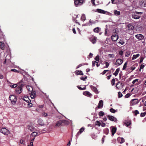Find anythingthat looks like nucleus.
<instances>
[{
  "mask_svg": "<svg viewBox=\"0 0 146 146\" xmlns=\"http://www.w3.org/2000/svg\"><path fill=\"white\" fill-rule=\"evenodd\" d=\"M144 67H145V65H144L143 64H142L140 66L139 71H141V69H143Z\"/></svg>",
  "mask_w": 146,
  "mask_h": 146,
  "instance_id": "864d4df0",
  "label": "nucleus"
},
{
  "mask_svg": "<svg viewBox=\"0 0 146 146\" xmlns=\"http://www.w3.org/2000/svg\"><path fill=\"white\" fill-rule=\"evenodd\" d=\"M9 99L12 102L15 103L17 100L15 96L13 95H10L9 97Z\"/></svg>",
  "mask_w": 146,
  "mask_h": 146,
  "instance_id": "0eeeda50",
  "label": "nucleus"
},
{
  "mask_svg": "<svg viewBox=\"0 0 146 146\" xmlns=\"http://www.w3.org/2000/svg\"><path fill=\"white\" fill-rule=\"evenodd\" d=\"M110 111L111 112L114 113L116 112L117 111L116 110H115L113 108H111L110 109Z\"/></svg>",
  "mask_w": 146,
  "mask_h": 146,
  "instance_id": "4c0bfd02",
  "label": "nucleus"
},
{
  "mask_svg": "<svg viewBox=\"0 0 146 146\" xmlns=\"http://www.w3.org/2000/svg\"><path fill=\"white\" fill-rule=\"evenodd\" d=\"M123 84L122 83L118 82L116 84V87L118 90H120L123 88Z\"/></svg>",
  "mask_w": 146,
  "mask_h": 146,
  "instance_id": "423d86ee",
  "label": "nucleus"
},
{
  "mask_svg": "<svg viewBox=\"0 0 146 146\" xmlns=\"http://www.w3.org/2000/svg\"><path fill=\"white\" fill-rule=\"evenodd\" d=\"M95 60L97 61H99V55H97L96 56L95 58Z\"/></svg>",
  "mask_w": 146,
  "mask_h": 146,
  "instance_id": "a19ab883",
  "label": "nucleus"
},
{
  "mask_svg": "<svg viewBox=\"0 0 146 146\" xmlns=\"http://www.w3.org/2000/svg\"><path fill=\"white\" fill-rule=\"evenodd\" d=\"M99 115L101 116H103L104 114L105 113L104 112H103L102 111H100L99 113Z\"/></svg>",
  "mask_w": 146,
  "mask_h": 146,
  "instance_id": "72a5a7b5",
  "label": "nucleus"
},
{
  "mask_svg": "<svg viewBox=\"0 0 146 146\" xmlns=\"http://www.w3.org/2000/svg\"><path fill=\"white\" fill-rule=\"evenodd\" d=\"M114 13L115 15H120V12L119 11H117V10L114 11Z\"/></svg>",
  "mask_w": 146,
  "mask_h": 146,
  "instance_id": "7c9ffc66",
  "label": "nucleus"
},
{
  "mask_svg": "<svg viewBox=\"0 0 146 146\" xmlns=\"http://www.w3.org/2000/svg\"><path fill=\"white\" fill-rule=\"evenodd\" d=\"M0 132L6 135H8L9 133V130L5 128H3L1 129Z\"/></svg>",
  "mask_w": 146,
  "mask_h": 146,
  "instance_id": "39448f33",
  "label": "nucleus"
},
{
  "mask_svg": "<svg viewBox=\"0 0 146 146\" xmlns=\"http://www.w3.org/2000/svg\"><path fill=\"white\" fill-rule=\"evenodd\" d=\"M131 96V94L130 93H128L126 94L125 96V97L126 98H128Z\"/></svg>",
  "mask_w": 146,
  "mask_h": 146,
  "instance_id": "680f3d73",
  "label": "nucleus"
},
{
  "mask_svg": "<svg viewBox=\"0 0 146 146\" xmlns=\"http://www.w3.org/2000/svg\"><path fill=\"white\" fill-rule=\"evenodd\" d=\"M105 64L106 65V67H104V68H108L109 66V63L107 62H106Z\"/></svg>",
  "mask_w": 146,
  "mask_h": 146,
  "instance_id": "e2e57ef3",
  "label": "nucleus"
},
{
  "mask_svg": "<svg viewBox=\"0 0 146 146\" xmlns=\"http://www.w3.org/2000/svg\"><path fill=\"white\" fill-rule=\"evenodd\" d=\"M135 37L136 38L139 40H141L143 39L144 38L143 36L141 34L136 35H135Z\"/></svg>",
  "mask_w": 146,
  "mask_h": 146,
  "instance_id": "2eb2a0df",
  "label": "nucleus"
},
{
  "mask_svg": "<svg viewBox=\"0 0 146 146\" xmlns=\"http://www.w3.org/2000/svg\"><path fill=\"white\" fill-rule=\"evenodd\" d=\"M37 135V133L35 132H33L31 133V139L29 145L27 146H33V142L34 139H35V137Z\"/></svg>",
  "mask_w": 146,
  "mask_h": 146,
  "instance_id": "f257e3e1",
  "label": "nucleus"
},
{
  "mask_svg": "<svg viewBox=\"0 0 146 146\" xmlns=\"http://www.w3.org/2000/svg\"><path fill=\"white\" fill-rule=\"evenodd\" d=\"M139 113V111L137 110H136L135 111H134V115L135 116H136Z\"/></svg>",
  "mask_w": 146,
  "mask_h": 146,
  "instance_id": "49530a36",
  "label": "nucleus"
},
{
  "mask_svg": "<svg viewBox=\"0 0 146 146\" xmlns=\"http://www.w3.org/2000/svg\"><path fill=\"white\" fill-rule=\"evenodd\" d=\"M112 40L113 41H115L117 40L118 38V35L116 34L112 35L111 37Z\"/></svg>",
  "mask_w": 146,
  "mask_h": 146,
  "instance_id": "9b49d317",
  "label": "nucleus"
},
{
  "mask_svg": "<svg viewBox=\"0 0 146 146\" xmlns=\"http://www.w3.org/2000/svg\"><path fill=\"white\" fill-rule=\"evenodd\" d=\"M132 105H133L138 103L139 102V100L137 99H134L131 100Z\"/></svg>",
  "mask_w": 146,
  "mask_h": 146,
  "instance_id": "f3484780",
  "label": "nucleus"
},
{
  "mask_svg": "<svg viewBox=\"0 0 146 146\" xmlns=\"http://www.w3.org/2000/svg\"><path fill=\"white\" fill-rule=\"evenodd\" d=\"M103 106V102L102 100H100L98 103V106L96 108V110L98 108V109L102 108Z\"/></svg>",
  "mask_w": 146,
  "mask_h": 146,
  "instance_id": "1a4fd4ad",
  "label": "nucleus"
},
{
  "mask_svg": "<svg viewBox=\"0 0 146 146\" xmlns=\"http://www.w3.org/2000/svg\"><path fill=\"white\" fill-rule=\"evenodd\" d=\"M140 56L139 54H137L136 55L134 54L133 55V56L132 58V60H134L136 59L137 58L139 57Z\"/></svg>",
  "mask_w": 146,
  "mask_h": 146,
  "instance_id": "c756f323",
  "label": "nucleus"
},
{
  "mask_svg": "<svg viewBox=\"0 0 146 146\" xmlns=\"http://www.w3.org/2000/svg\"><path fill=\"white\" fill-rule=\"evenodd\" d=\"M83 94L86 96L91 97L92 96V94L89 92L88 91H85L83 92Z\"/></svg>",
  "mask_w": 146,
  "mask_h": 146,
  "instance_id": "6ab92c4d",
  "label": "nucleus"
},
{
  "mask_svg": "<svg viewBox=\"0 0 146 146\" xmlns=\"http://www.w3.org/2000/svg\"><path fill=\"white\" fill-rule=\"evenodd\" d=\"M91 2L92 3L93 5L95 6V0H91Z\"/></svg>",
  "mask_w": 146,
  "mask_h": 146,
  "instance_id": "052dcab7",
  "label": "nucleus"
},
{
  "mask_svg": "<svg viewBox=\"0 0 146 146\" xmlns=\"http://www.w3.org/2000/svg\"><path fill=\"white\" fill-rule=\"evenodd\" d=\"M118 43L122 45L124 43V42L123 40H120Z\"/></svg>",
  "mask_w": 146,
  "mask_h": 146,
  "instance_id": "3c124183",
  "label": "nucleus"
},
{
  "mask_svg": "<svg viewBox=\"0 0 146 146\" xmlns=\"http://www.w3.org/2000/svg\"><path fill=\"white\" fill-rule=\"evenodd\" d=\"M121 141H120V143H123L124 142V139L123 138H120Z\"/></svg>",
  "mask_w": 146,
  "mask_h": 146,
  "instance_id": "5fc2aeb1",
  "label": "nucleus"
},
{
  "mask_svg": "<svg viewBox=\"0 0 146 146\" xmlns=\"http://www.w3.org/2000/svg\"><path fill=\"white\" fill-rule=\"evenodd\" d=\"M108 56L110 58H113L114 55L113 54H109L108 55Z\"/></svg>",
  "mask_w": 146,
  "mask_h": 146,
  "instance_id": "6e6d98bb",
  "label": "nucleus"
},
{
  "mask_svg": "<svg viewBox=\"0 0 146 146\" xmlns=\"http://www.w3.org/2000/svg\"><path fill=\"white\" fill-rule=\"evenodd\" d=\"M143 13L141 12H138L135 11L134 14H133L132 17L133 18L137 19H138L140 18V16L137 15V14L141 15Z\"/></svg>",
  "mask_w": 146,
  "mask_h": 146,
  "instance_id": "20e7f679",
  "label": "nucleus"
},
{
  "mask_svg": "<svg viewBox=\"0 0 146 146\" xmlns=\"http://www.w3.org/2000/svg\"><path fill=\"white\" fill-rule=\"evenodd\" d=\"M107 117L108 119L111 121L115 122L117 121V119L113 116L108 115Z\"/></svg>",
  "mask_w": 146,
  "mask_h": 146,
  "instance_id": "9d476101",
  "label": "nucleus"
},
{
  "mask_svg": "<svg viewBox=\"0 0 146 146\" xmlns=\"http://www.w3.org/2000/svg\"><path fill=\"white\" fill-rule=\"evenodd\" d=\"M123 96V95L122 93L120 92H118V97L119 98H120Z\"/></svg>",
  "mask_w": 146,
  "mask_h": 146,
  "instance_id": "79ce46f5",
  "label": "nucleus"
},
{
  "mask_svg": "<svg viewBox=\"0 0 146 146\" xmlns=\"http://www.w3.org/2000/svg\"><path fill=\"white\" fill-rule=\"evenodd\" d=\"M97 21H94L90 19L89 22L86 23V25L88 26H91L92 25L95 24L96 23Z\"/></svg>",
  "mask_w": 146,
  "mask_h": 146,
  "instance_id": "f8f14e48",
  "label": "nucleus"
},
{
  "mask_svg": "<svg viewBox=\"0 0 146 146\" xmlns=\"http://www.w3.org/2000/svg\"><path fill=\"white\" fill-rule=\"evenodd\" d=\"M100 31V28L98 27H97L93 29V31L96 33H98Z\"/></svg>",
  "mask_w": 146,
  "mask_h": 146,
  "instance_id": "c85d7f7f",
  "label": "nucleus"
},
{
  "mask_svg": "<svg viewBox=\"0 0 146 146\" xmlns=\"http://www.w3.org/2000/svg\"><path fill=\"white\" fill-rule=\"evenodd\" d=\"M124 123L127 127H129L131 124V121L129 120H125Z\"/></svg>",
  "mask_w": 146,
  "mask_h": 146,
  "instance_id": "dca6fc26",
  "label": "nucleus"
},
{
  "mask_svg": "<svg viewBox=\"0 0 146 146\" xmlns=\"http://www.w3.org/2000/svg\"><path fill=\"white\" fill-rule=\"evenodd\" d=\"M106 136L105 135H104L102 138V143H103L104 142V138Z\"/></svg>",
  "mask_w": 146,
  "mask_h": 146,
  "instance_id": "0e129e2a",
  "label": "nucleus"
},
{
  "mask_svg": "<svg viewBox=\"0 0 146 146\" xmlns=\"http://www.w3.org/2000/svg\"><path fill=\"white\" fill-rule=\"evenodd\" d=\"M123 60L121 59H118L116 60V62L115 63V65L117 66L121 65L123 62Z\"/></svg>",
  "mask_w": 146,
  "mask_h": 146,
  "instance_id": "6e6552de",
  "label": "nucleus"
},
{
  "mask_svg": "<svg viewBox=\"0 0 146 146\" xmlns=\"http://www.w3.org/2000/svg\"><path fill=\"white\" fill-rule=\"evenodd\" d=\"M24 84H19V86H18L20 88H22L23 89V87L24 86Z\"/></svg>",
  "mask_w": 146,
  "mask_h": 146,
  "instance_id": "69168bd1",
  "label": "nucleus"
},
{
  "mask_svg": "<svg viewBox=\"0 0 146 146\" xmlns=\"http://www.w3.org/2000/svg\"><path fill=\"white\" fill-rule=\"evenodd\" d=\"M127 28L128 30H132L134 29V26L131 25L129 24L127 25Z\"/></svg>",
  "mask_w": 146,
  "mask_h": 146,
  "instance_id": "5701e85b",
  "label": "nucleus"
},
{
  "mask_svg": "<svg viewBox=\"0 0 146 146\" xmlns=\"http://www.w3.org/2000/svg\"><path fill=\"white\" fill-rule=\"evenodd\" d=\"M75 73L76 75H83V74L82 73V71L81 70H76L75 72Z\"/></svg>",
  "mask_w": 146,
  "mask_h": 146,
  "instance_id": "4be33fe9",
  "label": "nucleus"
},
{
  "mask_svg": "<svg viewBox=\"0 0 146 146\" xmlns=\"http://www.w3.org/2000/svg\"><path fill=\"white\" fill-rule=\"evenodd\" d=\"M42 115L44 117H46L48 116V114L47 113L44 112L42 114Z\"/></svg>",
  "mask_w": 146,
  "mask_h": 146,
  "instance_id": "bf43d9fd",
  "label": "nucleus"
},
{
  "mask_svg": "<svg viewBox=\"0 0 146 146\" xmlns=\"http://www.w3.org/2000/svg\"><path fill=\"white\" fill-rule=\"evenodd\" d=\"M144 59V58L143 57H141L140 60V62H139V63L140 64L142 62Z\"/></svg>",
  "mask_w": 146,
  "mask_h": 146,
  "instance_id": "13d9d810",
  "label": "nucleus"
},
{
  "mask_svg": "<svg viewBox=\"0 0 146 146\" xmlns=\"http://www.w3.org/2000/svg\"><path fill=\"white\" fill-rule=\"evenodd\" d=\"M120 71V68H117L115 71V72L113 73V74L115 76H116L118 74V73Z\"/></svg>",
  "mask_w": 146,
  "mask_h": 146,
  "instance_id": "bb28decb",
  "label": "nucleus"
},
{
  "mask_svg": "<svg viewBox=\"0 0 146 146\" xmlns=\"http://www.w3.org/2000/svg\"><path fill=\"white\" fill-rule=\"evenodd\" d=\"M28 106L29 107H31L33 106V104L31 103H29L28 104Z\"/></svg>",
  "mask_w": 146,
  "mask_h": 146,
  "instance_id": "774afa93",
  "label": "nucleus"
},
{
  "mask_svg": "<svg viewBox=\"0 0 146 146\" xmlns=\"http://www.w3.org/2000/svg\"><path fill=\"white\" fill-rule=\"evenodd\" d=\"M109 71V70H104L101 73L102 75H104L107 72H108Z\"/></svg>",
  "mask_w": 146,
  "mask_h": 146,
  "instance_id": "de8ad7c7",
  "label": "nucleus"
},
{
  "mask_svg": "<svg viewBox=\"0 0 146 146\" xmlns=\"http://www.w3.org/2000/svg\"><path fill=\"white\" fill-rule=\"evenodd\" d=\"M84 130V127H82L80 129V130L78 132V133L77 134V135L78 136L80 135V134H81V133H82Z\"/></svg>",
  "mask_w": 146,
  "mask_h": 146,
  "instance_id": "393cba45",
  "label": "nucleus"
},
{
  "mask_svg": "<svg viewBox=\"0 0 146 146\" xmlns=\"http://www.w3.org/2000/svg\"><path fill=\"white\" fill-rule=\"evenodd\" d=\"M23 90L21 88H20L18 86L16 88L15 90V92L17 94H19L22 92Z\"/></svg>",
  "mask_w": 146,
  "mask_h": 146,
  "instance_id": "4468645a",
  "label": "nucleus"
},
{
  "mask_svg": "<svg viewBox=\"0 0 146 146\" xmlns=\"http://www.w3.org/2000/svg\"><path fill=\"white\" fill-rule=\"evenodd\" d=\"M81 20H82V21H84L86 20V16L84 15L83 14V15H82L81 18Z\"/></svg>",
  "mask_w": 146,
  "mask_h": 146,
  "instance_id": "473e14b6",
  "label": "nucleus"
},
{
  "mask_svg": "<svg viewBox=\"0 0 146 146\" xmlns=\"http://www.w3.org/2000/svg\"><path fill=\"white\" fill-rule=\"evenodd\" d=\"M127 62H126L123 65V68L122 69L123 70H124L127 67Z\"/></svg>",
  "mask_w": 146,
  "mask_h": 146,
  "instance_id": "c9c22d12",
  "label": "nucleus"
},
{
  "mask_svg": "<svg viewBox=\"0 0 146 146\" xmlns=\"http://www.w3.org/2000/svg\"><path fill=\"white\" fill-rule=\"evenodd\" d=\"M146 114V112H144V113H141V115H140L141 117H143V116H145V115Z\"/></svg>",
  "mask_w": 146,
  "mask_h": 146,
  "instance_id": "4d7b16f0",
  "label": "nucleus"
},
{
  "mask_svg": "<svg viewBox=\"0 0 146 146\" xmlns=\"http://www.w3.org/2000/svg\"><path fill=\"white\" fill-rule=\"evenodd\" d=\"M96 62H97L95 61H92V66H95L96 63Z\"/></svg>",
  "mask_w": 146,
  "mask_h": 146,
  "instance_id": "338daca9",
  "label": "nucleus"
},
{
  "mask_svg": "<svg viewBox=\"0 0 146 146\" xmlns=\"http://www.w3.org/2000/svg\"><path fill=\"white\" fill-rule=\"evenodd\" d=\"M85 77H81L80 78V79L83 81H85L87 78V76H84Z\"/></svg>",
  "mask_w": 146,
  "mask_h": 146,
  "instance_id": "ea45409f",
  "label": "nucleus"
},
{
  "mask_svg": "<svg viewBox=\"0 0 146 146\" xmlns=\"http://www.w3.org/2000/svg\"><path fill=\"white\" fill-rule=\"evenodd\" d=\"M135 68V67L134 66H131L130 68L131 70L129 72H132L134 70Z\"/></svg>",
  "mask_w": 146,
  "mask_h": 146,
  "instance_id": "8fccbe9b",
  "label": "nucleus"
},
{
  "mask_svg": "<svg viewBox=\"0 0 146 146\" xmlns=\"http://www.w3.org/2000/svg\"><path fill=\"white\" fill-rule=\"evenodd\" d=\"M96 125L100 126L101 125V123L99 121H96Z\"/></svg>",
  "mask_w": 146,
  "mask_h": 146,
  "instance_id": "58836bf2",
  "label": "nucleus"
},
{
  "mask_svg": "<svg viewBox=\"0 0 146 146\" xmlns=\"http://www.w3.org/2000/svg\"><path fill=\"white\" fill-rule=\"evenodd\" d=\"M97 38L96 37H94L91 40V42L93 44H95L96 42Z\"/></svg>",
  "mask_w": 146,
  "mask_h": 146,
  "instance_id": "a878e982",
  "label": "nucleus"
},
{
  "mask_svg": "<svg viewBox=\"0 0 146 146\" xmlns=\"http://www.w3.org/2000/svg\"><path fill=\"white\" fill-rule=\"evenodd\" d=\"M92 89L94 91L95 93H97L98 92V90L97 88L96 87L93 86Z\"/></svg>",
  "mask_w": 146,
  "mask_h": 146,
  "instance_id": "e433bc0d",
  "label": "nucleus"
},
{
  "mask_svg": "<svg viewBox=\"0 0 146 146\" xmlns=\"http://www.w3.org/2000/svg\"><path fill=\"white\" fill-rule=\"evenodd\" d=\"M75 5L76 6H79L83 4L85 0H74Z\"/></svg>",
  "mask_w": 146,
  "mask_h": 146,
  "instance_id": "7ed1b4c3",
  "label": "nucleus"
},
{
  "mask_svg": "<svg viewBox=\"0 0 146 146\" xmlns=\"http://www.w3.org/2000/svg\"><path fill=\"white\" fill-rule=\"evenodd\" d=\"M96 11L100 13L105 14L106 13V11L104 10L100 9H96Z\"/></svg>",
  "mask_w": 146,
  "mask_h": 146,
  "instance_id": "aec40b11",
  "label": "nucleus"
},
{
  "mask_svg": "<svg viewBox=\"0 0 146 146\" xmlns=\"http://www.w3.org/2000/svg\"><path fill=\"white\" fill-rule=\"evenodd\" d=\"M67 123V121L64 120H60L57 121L55 125L56 127H60L62 126L66 125Z\"/></svg>",
  "mask_w": 146,
  "mask_h": 146,
  "instance_id": "f03ea898",
  "label": "nucleus"
},
{
  "mask_svg": "<svg viewBox=\"0 0 146 146\" xmlns=\"http://www.w3.org/2000/svg\"><path fill=\"white\" fill-rule=\"evenodd\" d=\"M115 81V80L114 78H113L112 80L111 81V84L112 86H113L114 85Z\"/></svg>",
  "mask_w": 146,
  "mask_h": 146,
  "instance_id": "37998d69",
  "label": "nucleus"
},
{
  "mask_svg": "<svg viewBox=\"0 0 146 146\" xmlns=\"http://www.w3.org/2000/svg\"><path fill=\"white\" fill-rule=\"evenodd\" d=\"M10 86L12 88H16L17 87V85L16 84H14L13 85H10Z\"/></svg>",
  "mask_w": 146,
  "mask_h": 146,
  "instance_id": "09e8293b",
  "label": "nucleus"
},
{
  "mask_svg": "<svg viewBox=\"0 0 146 146\" xmlns=\"http://www.w3.org/2000/svg\"><path fill=\"white\" fill-rule=\"evenodd\" d=\"M27 88L28 90V91L29 92L34 91L33 90V88L31 86H27Z\"/></svg>",
  "mask_w": 146,
  "mask_h": 146,
  "instance_id": "b1692460",
  "label": "nucleus"
},
{
  "mask_svg": "<svg viewBox=\"0 0 146 146\" xmlns=\"http://www.w3.org/2000/svg\"><path fill=\"white\" fill-rule=\"evenodd\" d=\"M22 99L23 100L25 101L28 103H29V101L30 102L31 101V100H30L28 96H24L22 98Z\"/></svg>",
  "mask_w": 146,
  "mask_h": 146,
  "instance_id": "412c9836",
  "label": "nucleus"
},
{
  "mask_svg": "<svg viewBox=\"0 0 146 146\" xmlns=\"http://www.w3.org/2000/svg\"><path fill=\"white\" fill-rule=\"evenodd\" d=\"M78 87L79 89H80V90H84L86 89V87H84L83 88H82L79 86H78Z\"/></svg>",
  "mask_w": 146,
  "mask_h": 146,
  "instance_id": "a18cd8bd",
  "label": "nucleus"
},
{
  "mask_svg": "<svg viewBox=\"0 0 146 146\" xmlns=\"http://www.w3.org/2000/svg\"><path fill=\"white\" fill-rule=\"evenodd\" d=\"M117 130V128L116 127H113L112 128L111 130V131L112 133V136H113L114 134L116 133Z\"/></svg>",
  "mask_w": 146,
  "mask_h": 146,
  "instance_id": "a211bd4d",
  "label": "nucleus"
},
{
  "mask_svg": "<svg viewBox=\"0 0 146 146\" xmlns=\"http://www.w3.org/2000/svg\"><path fill=\"white\" fill-rule=\"evenodd\" d=\"M104 132L106 134V135L108 134L109 132V129L108 128L105 129L104 130Z\"/></svg>",
  "mask_w": 146,
  "mask_h": 146,
  "instance_id": "f704fd0d",
  "label": "nucleus"
},
{
  "mask_svg": "<svg viewBox=\"0 0 146 146\" xmlns=\"http://www.w3.org/2000/svg\"><path fill=\"white\" fill-rule=\"evenodd\" d=\"M28 129L31 131H33L34 129V128L31 125H29L28 127Z\"/></svg>",
  "mask_w": 146,
  "mask_h": 146,
  "instance_id": "2f4dec72",
  "label": "nucleus"
},
{
  "mask_svg": "<svg viewBox=\"0 0 146 146\" xmlns=\"http://www.w3.org/2000/svg\"><path fill=\"white\" fill-rule=\"evenodd\" d=\"M138 79H136L133 81L132 82V83L133 84H134L136 82H138Z\"/></svg>",
  "mask_w": 146,
  "mask_h": 146,
  "instance_id": "603ef678",
  "label": "nucleus"
},
{
  "mask_svg": "<svg viewBox=\"0 0 146 146\" xmlns=\"http://www.w3.org/2000/svg\"><path fill=\"white\" fill-rule=\"evenodd\" d=\"M29 94H30V97L32 99H34L36 97V94L35 91L29 92Z\"/></svg>",
  "mask_w": 146,
  "mask_h": 146,
  "instance_id": "ddd939ff",
  "label": "nucleus"
},
{
  "mask_svg": "<svg viewBox=\"0 0 146 146\" xmlns=\"http://www.w3.org/2000/svg\"><path fill=\"white\" fill-rule=\"evenodd\" d=\"M0 48L2 49H5L4 44L1 42H0Z\"/></svg>",
  "mask_w": 146,
  "mask_h": 146,
  "instance_id": "cd10ccee",
  "label": "nucleus"
},
{
  "mask_svg": "<svg viewBox=\"0 0 146 146\" xmlns=\"http://www.w3.org/2000/svg\"><path fill=\"white\" fill-rule=\"evenodd\" d=\"M11 71L14 72L18 73L19 71H18L15 69H11Z\"/></svg>",
  "mask_w": 146,
  "mask_h": 146,
  "instance_id": "c03bdc74",
  "label": "nucleus"
}]
</instances>
